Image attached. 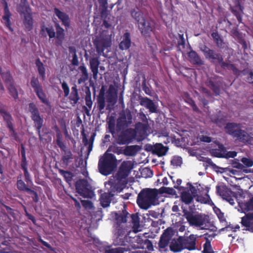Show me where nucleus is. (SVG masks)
Wrapping results in <instances>:
<instances>
[{
  "instance_id": "1",
  "label": "nucleus",
  "mask_w": 253,
  "mask_h": 253,
  "mask_svg": "<svg viewBox=\"0 0 253 253\" xmlns=\"http://www.w3.org/2000/svg\"><path fill=\"white\" fill-rule=\"evenodd\" d=\"M133 168V163L131 161H124L121 164L115 176L111 178L106 184L110 186L108 192L102 194L100 197V202L103 208L109 207L115 193L121 192L126 187L127 177Z\"/></svg>"
},
{
  "instance_id": "2",
  "label": "nucleus",
  "mask_w": 253,
  "mask_h": 253,
  "mask_svg": "<svg viewBox=\"0 0 253 253\" xmlns=\"http://www.w3.org/2000/svg\"><path fill=\"white\" fill-rule=\"evenodd\" d=\"M115 215L114 228L115 234L117 236V242L119 246H126L125 240L127 239V236H123L127 232L126 223L128 219H130L129 222H131L133 226H137L139 224V216L135 213L130 215L125 207L122 211L115 213Z\"/></svg>"
},
{
  "instance_id": "3",
  "label": "nucleus",
  "mask_w": 253,
  "mask_h": 253,
  "mask_svg": "<svg viewBox=\"0 0 253 253\" xmlns=\"http://www.w3.org/2000/svg\"><path fill=\"white\" fill-rule=\"evenodd\" d=\"M242 125L240 123H227L225 128L227 134L233 137L236 141L244 144H250L252 137H253V131L250 134L242 129Z\"/></svg>"
},
{
  "instance_id": "4",
  "label": "nucleus",
  "mask_w": 253,
  "mask_h": 253,
  "mask_svg": "<svg viewBox=\"0 0 253 253\" xmlns=\"http://www.w3.org/2000/svg\"><path fill=\"white\" fill-rule=\"evenodd\" d=\"M158 195V192L156 189H143L137 195V204L141 209L147 210L151 206L157 204Z\"/></svg>"
},
{
  "instance_id": "5",
  "label": "nucleus",
  "mask_w": 253,
  "mask_h": 253,
  "mask_svg": "<svg viewBox=\"0 0 253 253\" xmlns=\"http://www.w3.org/2000/svg\"><path fill=\"white\" fill-rule=\"evenodd\" d=\"M184 216L191 226L200 227L201 230H214L213 229H210L211 227L214 228L213 225H207V223H210V221L208 217L205 214H196L186 211L184 212Z\"/></svg>"
},
{
  "instance_id": "6",
  "label": "nucleus",
  "mask_w": 253,
  "mask_h": 253,
  "mask_svg": "<svg viewBox=\"0 0 253 253\" xmlns=\"http://www.w3.org/2000/svg\"><path fill=\"white\" fill-rule=\"evenodd\" d=\"M54 27L56 28V32L54 31L52 26L47 27L45 25H42L41 27L40 35L42 38H46L48 36L49 40L56 38V45L57 46H61L65 39L64 29L58 23L54 24Z\"/></svg>"
},
{
  "instance_id": "7",
  "label": "nucleus",
  "mask_w": 253,
  "mask_h": 253,
  "mask_svg": "<svg viewBox=\"0 0 253 253\" xmlns=\"http://www.w3.org/2000/svg\"><path fill=\"white\" fill-rule=\"evenodd\" d=\"M117 166V159L114 155L106 152L99 158L98 168L100 173L107 176L110 174Z\"/></svg>"
},
{
  "instance_id": "8",
  "label": "nucleus",
  "mask_w": 253,
  "mask_h": 253,
  "mask_svg": "<svg viewBox=\"0 0 253 253\" xmlns=\"http://www.w3.org/2000/svg\"><path fill=\"white\" fill-rule=\"evenodd\" d=\"M29 111L31 114V118L34 122V126L36 127L39 136L41 137V130L44 123V120L42 117L40 112L39 111L36 105L33 102L29 104Z\"/></svg>"
},
{
  "instance_id": "9",
  "label": "nucleus",
  "mask_w": 253,
  "mask_h": 253,
  "mask_svg": "<svg viewBox=\"0 0 253 253\" xmlns=\"http://www.w3.org/2000/svg\"><path fill=\"white\" fill-rule=\"evenodd\" d=\"M61 86L63 93H64L65 97H68L70 104L72 105L73 106H75V105L78 104L80 100V96L77 85L74 84L73 86L71 87L70 93L69 86L66 82L63 81L61 83Z\"/></svg>"
},
{
  "instance_id": "10",
  "label": "nucleus",
  "mask_w": 253,
  "mask_h": 253,
  "mask_svg": "<svg viewBox=\"0 0 253 253\" xmlns=\"http://www.w3.org/2000/svg\"><path fill=\"white\" fill-rule=\"evenodd\" d=\"M75 189L80 195L85 198H91L93 192L90 189V185L87 180L82 179L78 180L75 183Z\"/></svg>"
},
{
  "instance_id": "11",
  "label": "nucleus",
  "mask_w": 253,
  "mask_h": 253,
  "mask_svg": "<svg viewBox=\"0 0 253 253\" xmlns=\"http://www.w3.org/2000/svg\"><path fill=\"white\" fill-rule=\"evenodd\" d=\"M136 130L131 128L123 130L119 134L117 138V143L119 145L130 144L136 137Z\"/></svg>"
},
{
  "instance_id": "12",
  "label": "nucleus",
  "mask_w": 253,
  "mask_h": 253,
  "mask_svg": "<svg viewBox=\"0 0 253 253\" xmlns=\"http://www.w3.org/2000/svg\"><path fill=\"white\" fill-rule=\"evenodd\" d=\"M200 49L204 53L205 58L213 64H219L223 60L221 54L215 51L214 49H210L205 45L201 46Z\"/></svg>"
},
{
  "instance_id": "13",
  "label": "nucleus",
  "mask_w": 253,
  "mask_h": 253,
  "mask_svg": "<svg viewBox=\"0 0 253 253\" xmlns=\"http://www.w3.org/2000/svg\"><path fill=\"white\" fill-rule=\"evenodd\" d=\"M31 84L35 93L41 101L46 105L49 104V101L47 99L46 95L42 90V87L37 78L33 77L31 81Z\"/></svg>"
},
{
  "instance_id": "14",
  "label": "nucleus",
  "mask_w": 253,
  "mask_h": 253,
  "mask_svg": "<svg viewBox=\"0 0 253 253\" xmlns=\"http://www.w3.org/2000/svg\"><path fill=\"white\" fill-rule=\"evenodd\" d=\"M0 113L2 116L4 121L6 123V126L9 130L11 137L16 141H18V134L14 128L13 119L11 115L3 110H0Z\"/></svg>"
},
{
  "instance_id": "15",
  "label": "nucleus",
  "mask_w": 253,
  "mask_h": 253,
  "mask_svg": "<svg viewBox=\"0 0 253 253\" xmlns=\"http://www.w3.org/2000/svg\"><path fill=\"white\" fill-rule=\"evenodd\" d=\"M216 191L218 195L222 197L223 199L228 202L231 205L233 206L235 204L234 199L232 195L234 193L226 185H217L216 186Z\"/></svg>"
},
{
  "instance_id": "16",
  "label": "nucleus",
  "mask_w": 253,
  "mask_h": 253,
  "mask_svg": "<svg viewBox=\"0 0 253 253\" xmlns=\"http://www.w3.org/2000/svg\"><path fill=\"white\" fill-rule=\"evenodd\" d=\"M184 249L189 251L196 250V235L190 234L188 237H180Z\"/></svg>"
},
{
  "instance_id": "17",
  "label": "nucleus",
  "mask_w": 253,
  "mask_h": 253,
  "mask_svg": "<svg viewBox=\"0 0 253 253\" xmlns=\"http://www.w3.org/2000/svg\"><path fill=\"white\" fill-rule=\"evenodd\" d=\"M244 8L240 0H234V5L230 6L231 13L236 17L239 24L242 23Z\"/></svg>"
},
{
  "instance_id": "18",
  "label": "nucleus",
  "mask_w": 253,
  "mask_h": 253,
  "mask_svg": "<svg viewBox=\"0 0 253 253\" xmlns=\"http://www.w3.org/2000/svg\"><path fill=\"white\" fill-rule=\"evenodd\" d=\"M12 14L10 12L8 3L6 1L4 2L3 7V15L2 17V22L5 27L8 28L10 32H12L13 31V28H12V22L10 21L11 18Z\"/></svg>"
},
{
  "instance_id": "19",
  "label": "nucleus",
  "mask_w": 253,
  "mask_h": 253,
  "mask_svg": "<svg viewBox=\"0 0 253 253\" xmlns=\"http://www.w3.org/2000/svg\"><path fill=\"white\" fill-rule=\"evenodd\" d=\"M16 10L20 16L33 14L32 8L27 0H20V3L16 6Z\"/></svg>"
},
{
  "instance_id": "20",
  "label": "nucleus",
  "mask_w": 253,
  "mask_h": 253,
  "mask_svg": "<svg viewBox=\"0 0 253 253\" xmlns=\"http://www.w3.org/2000/svg\"><path fill=\"white\" fill-rule=\"evenodd\" d=\"M61 150L62 152L61 163L65 167H67L70 163L73 162L74 155L68 148H66Z\"/></svg>"
},
{
  "instance_id": "21",
  "label": "nucleus",
  "mask_w": 253,
  "mask_h": 253,
  "mask_svg": "<svg viewBox=\"0 0 253 253\" xmlns=\"http://www.w3.org/2000/svg\"><path fill=\"white\" fill-rule=\"evenodd\" d=\"M170 229L167 228L166 229L161 236L159 243H158V247L160 250H164L166 247H168L171 236L170 234Z\"/></svg>"
},
{
  "instance_id": "22",
  "label": "nucleus",
  "mask_w": 253,
  "mask_h": 253,
  "mask_svg": "<svg viewBox=\"0 0 253 253\" xmlns=\"http://www.w3.org/2000/svg\"><path fill=\"white\" fill-rule=\"evenodd\" d=\"M139 99L140 104L149 109V112L151 113H156L157 112L156 105L151 99L147 97H141Z\"/></svg>"
},
{
  "instance_id": "23",
  "label": "nucleus",
  "mask_w": 253,
  "mask_h": 253,
  "mask_svg": "<svg viewBox=\"0 0 253 253\" xmlns=\"http://www.w3.org/2000/svg\"><path fill=\"white\" fill-rule=\"evenodd\" d=\"M98 53L103 52L104 50L111 46L110 40L107 39H100L94 42Z\"/></svg>"
},
{
  "instance_id": "24",
  "label": "nucleus",
  "mask_w": 253,
  "mask_h": 253,
  "mask_svg": "<svg viewBox=\"0 0 253 253\" xmlns=\"http://www.w3.org/2000/svg\"><path fill=\"white\" fill-rule=\"evenodd\" d=\"M241 223L248 231L253 232V213H248L243 217Z\"/></svg>"
},
{
  "instance_id": "25",
  "label": "nucleus",
  "mask_w": 253,
  "mask_h": 253,
  "mask_svg": "<svg viewBox=\"0 0 253 253\" xmlns=\"http://www.w3.org/2000/svg\"><path fill=\"white\" fill-rule=\"evenodd\" d=\"M54 12L58 19L61 21L62 25L65 26V27H69L70 22L69 15L66 13L60 11L57 7L54 8Z\"/></svg>"
},
{
  "instance_id": "26",
  "label": "nucleus",
  "mask_w": 253,
  "mask_h": 253,
  "mask_svg": "<svg viewBox=\"0 0 253 253\" xmlns=\"http://www.w3.org/2000/svg\"><path fill=\"white\" fill-rule=\"evenodd\" d=\"M131 36L129 32H126L123 36V40L119 43L121 50H127L131 47Z\"/></svg>"
},
{
  "instance_id": "27",
  "label": "nucleus",
  "mask_w": 253,
  "mask_h": 253,
  "mask_svg": "<svg viewBox=\"0 0 253 253\" xmlns=\"http://www.w3.org/2000/svg\"><path fill=\"white\" fill-rule=\"evenodd\" d=\"M100 65V61L98 57H91L89 60L90 69L92 73H93V76L94 79L97 78L98 74V68Z\"/></svg>"
},
{
  "instance_id": "28",
  "label": "nucleus",
  "mask_w": 253,
  "mask_h": 253,
  "mask_svg": "<svg viewBox=\"0 0 253 253\" xmlns=\"http://www.w3.org/2000/svg\"><path fill=\"white\" fill-rule=\"evenodd\" d=\"M141 34L143 36H147L152 31V27L148 21H144L137 24Z\"/></svg>"
},
{
  "instance_id": "29",
  "label": "nucleus",
  "mask_w": 253,
  "mask_h": 253,
  "mask_svg": "<svg viewBox=\"0 0 253 253\" xmlns=\"http://www.w3.org/2000/svg\"><path fill=\"white\" fill-rule=\"evenodd\" d=\"M189 61L194 65L201 66L204 64V62L202 60L198 53L193 50H190L188 53Z\"/></svg>"
},
{
  "instance_id": "30",
  "label": "nucleus",
  "mask_w": 253,
  "mask_h": 253,
  "mask_svg": "<svg viewBox=\"0 0 253 253\" xmlns=\"http://www.w3.org/2000/svg\"><path fill=\"white\" fill-rule=\"evenodd\" d=\"M23 24L26 31L29 32L33 28V14L23 15Z\"/></svg>"
},
{
  "instance_id": "31",
  "label": "nucleus",
  "mask_w": 253,
  "mask_h": 253,
  "mask_svg": "<svg viewBox=\"0 0 253 253\" xmlns=\"http://www.w3.org/2000/svg\"><path fill=\"white\" fill-rule=\"evenodd\" d=\"M168 151V147L165 146L161 143H156L153 154L156 155L158 157H162L165 156Z\"/></svg>"
},
{
  "instance_id": "32",
  "label": "nucleus",
  "mask_w": 253,
  "mask_h": 253,
  "mask_svg": "<svg viewBox=\"0 0 253 253\" xmlns=\"http://www.w3.org/2000/svg\"><path fill=\"white\" fill-rule=\"evenodd\" d=\"M218 64L220 66L221 68L229 71H232L233 74L235 76H238L239 74V70L238 68H237L234 64H232L231 63L226 62L223 60L220 62Z\"/></svg>"
},
{
  "instance_id": "33",
  "label": "nucleus",
  "mask_w": 253,
  "mask_h": 253,
  "mask_svg": "<svg viewBox=\"0 0 253 253\" xmlns=\"http://www.w3.org/2000/svg\"><path fill=\"white\" fill-rule=\"evenodd\" d=\"M169 249L171 251L175 253L180 252L184 249L180 237L176 241L172 242L170 244Z\"/></svg>"
},
{
  "instance_id": "34",
  "label": "nucleus",
  "mask_w": 253,
  "mask_h": 253,
  "mask_svg": "<svg viewBox=\"0 0 253 253\" xmlns=\"http://www.w3.org/2000/svg\"><path fill=\"white\" fill-rule=\"evenodd\" d=\"M140 150V147L139 145L128 146L124 150V154L126 156H134Z\"/></svg>"
},
{
  "instance_id": "35",
  "label": "nucleus",
  "mask_w": 253,
  "mask_h": 253,
  "mask_svg": "<svg viewBox=\"0 0 253 253\" xmlns=\"http://www.w3.org/2000/svg\"><path fill=\"white\" fill-rule=\"evenodd\" d=\"M195 197L191 195L189 191H184L181 192V199L182 202L186 205H189L193 202Z\"/></svg>"
},
{
  "instance_id": "36",
  "label": "nucleus",
  "mask_w": 253,
  "mask_h": 253,
  "mask_svg": "<svg viewBox=\"0 0 253 253\" xmlns=\"http://www.w3.org/2000/svg\"><path fill=\"white\" fill-rule=\"evenodd\" d=\"M20 153L21 155V169L28 168V162L26 159L25 149L23 144H20Z\"/></svg>"
},
{
  "instance_id": "37",
  "label": "nucleus",
  "mask_w": 253,
  "mask_h": 253,
  "mask_svg": "<svg viewBox=\"0 0 253 253\" xmlns=\"http://www.w3.org/2000/svg\"><path fill=\"white\" fill-rule=\"evenodd\" d=\"M105 97L104 96V93H99L97 97V108L99 112L103 113L102 110L105 107Z\"/></svg>"
},
{
  "instance_id": "38",
  "label": "nucleus",
  "mask_w": 253,
  "mask_h": 253,
  "mask_svg": "<svg viewBox=\"0 0 253 253\" xmlns=\"http://www.w3.org/2000/svg\"><path fill=\"white\" fill-rule=\"evenodd\" d=\"M131 15L133 19L136 21L137 24L145 21L143 14L140 11H136L135 10H132Z\"/></svg>"
},
{
  "instance_id": "39",
  "label": "nucleus",
  "mask_w": 253,
  "mask_h": 253,
  "mask_svg": "<svg viewBox=\"0 0 253 253\" xmlns=\"http://www.w3.org/2000/svg\"><path fill=\"white\" fill-rule=\"evenodd\" d=\"M36 66L40 76H41L42 80H45V69L44 64L41 62L39 58H38L36 61Z\"/></svg>"
},
{
  "instance_id": "40",
  "label": "nucleus",
  "mask_w": 253,
  "mask_h": 253,
  "mask_svg": "<svg viewBox=\"0 0 253 253\" xmlns=\"http://www.w3.org/2000/svg\"><path fill=\"white\" fill-rule=\"evenodd\" d=\"M58 172L61 175L64 177L65 180L68 183L73 180L74 175L71 172L62 169H58Z\"/></svg>"
},
{
  "instance_id": "41",
  "label": "nucleus",
  "mask_w": 253,
  "mask_h": 253,
  "mask_svg": "<svg viewBox=\"0 0 253 253\" xmlns=\"http://www.w3.org/2000/svg\"><path fill=\"white\" fill-rule=\"evenodd\" d=\"M82 134L83 135V142L84 143V145L85 146H86L88 145V144H93V142L94 141V138L96 135L95 133H93L91 134V136L90 137L89 140H88L86 137V134L84 133V130L83 129V131L82 132Z\"/></svg>"
},
{
  "instance_id": "42",
  "label": "nucleus",
  "mask_w": 253,
  "mask_h": 253,
  "mask_svg": "<svg viewBox=\"0 0 253 253\" xmlns=\"http://www.w3.org/2000/svg\"><path fill=\"white\" fill-rule=\"evenodd\" d=\"M56 143L61 150H63V149L67 148L65 142L63 141L62 133L56 134Z\"/></svg>"
},
{
  "instance_id": "43",
  "label": "nucleus",
  "mask_w": 253,
  "mask_h": 253,
  "mask_svg": "<svg viewBox=\"0 0 253 253\" xmlns=\"http://www.w3.org/2000/svg\"><path fill=\"white\" fill-rule=\"evenodd\" d=\"M174 188H169L166 187H162L159 188V189L157 190L158 194H168L169 195H175L176 193V191L174 190Z\"/></svg>"
},
{
  "instance_id": "44",
  "label": "nucleus",
  "mask_w": 253,
  "mask_h": 253,
  "mask_svg": "<svg viewBox=\"0 0 253 253\" xmlns=\"http://www.w3.org/2000/svg\"><path fill=\"white\" fill-rule=\"evenodd\" d=\"M9 93L15 100L18 98V94L15 86L12 83L10 84L8 86Z\"/></svg>"
},
{
  "instance_id": "45",
  "label": "nucleus",
  "mask_w": 253,
  "mask_h": 253,
  "mask_svg": "<svg viewBox=\"0 0 253 253\" xmlns=\"http://www.w3.org/2000/svg\"><path fill=\"white\" fill-rule=\"evenodd\" d=\"M17 188L20 191H26L28 192L29 190H32L31 188L27 187L23 180L18 179L17 181Z\"/></svg>"
},
{
  "instance_id": "46",
  "label": "nucleus",
  "mask_w": 253,
  "mask_h": 253,
  "mask_svg": "<svg viewBox=\"0 0 253 253\" xmlns=\"http://www.w3.org/2000/svg\"><path fill=\"white\" fill-rule=\"evenodd\" d=\"M207 86L213 91L215 95H218L219 94V87L218 85L215 84L213 81L210 80L209 82H208Z\"/></svg>"
},
{
  "instance_id": "47",
  "label": "nucleus",
  "mask_w": 253,
  "mask_h": 253,
  "mask_svg": "<svg viewBox=\"0 0 253 253\" xmlns=\"http://www.w3.org/2000/svg\"><path fill=\"white\" fill-rule=\"evenodd\" d=\"M148 123H136L135 124V129L139 131L145 132L148 129Z\"/></svg>"
},
{
  "instance_id": "48",
  "label": "nucleus",
  "mask_w": 253,
  "mask_h": 253,
  "mask_svg": "<svg viewBox=\"0 0 253 253\" xmlns=\"http://www.w3.org/2000/svg\"><path fill=\"white\" fill-rule=\"evenodd\" d=\"M244 210L247 211H253V197L243 205Z\"/></svg>"
},
{
  "instance_id": "49",
  "label": "nucleus",
  "mask_w": 253,
  "mask_h": 253,
  "mask_svg": "<svg viewBox=\"0 0 253 253\" xmlns=\"http://www.w3.org/2000/svg\"><path fill=\"white\" fill-rule=\"evenodd\" d=\"M111 86H110V88H109L107 95V101L110 103L115 102L116 99V92H112L111 90Z\"/></svg>"
},
{
  "instance_id": "50",
  "label": "nucleus",
  "mask_w": 253,
  "mask_h": 253,
  "mask_svg": "<svg viewBox=\"0 0 253 253\" xmlns=\"http://www.w3.org/2000/svg\"><path fill=\"white\" fill-rule=\"evenodd\" d=\"M127 249L125 248L119 247L115 249L106 250L104 253H124Z\"/></svg>"
},
{
  "instance_id": "51",
  "label": "nucleus",
  "mask_w": 253,
  "mask_h": 253,
  "mask_svg": "<svg viewBox=\"0 0 253 253\" xmlns=\"http://www.w3.org/2000/svg\"><path fill=\"white\" fill-rule=\"evenodd\" d=\"M85 104L88 108H91L92 102L91 99V92L89 89L86 91L85 97Z\"/></svg>"
},
{
  "instance_id": "52",
  "label": "nucleus",
  "mask_w": 253,
  "mask_h": 253,
  "mask_svg": "<svg viewBox=\"0 0 253 253\" xmlns=\"http://www.w3.org/2000/svg\"><path fill=\"white\" fill-rule=\"evenodd\" d=\"M203 253H214L213 250L211 249L210 241H207L204 244Z\"/></svg>"
},
{
  "instance_id": "53",
  "label": "nucleus",
  "mask_w": 253,
  "mask_h": 253,
  "mask_svg": "<svg viewBox=\"0 0 253 253\" xmlns=\"http://www.w3.org/2000/svg\"><path fill=\"white\" fill-rule=\"evenodd\" d=\"M173 167H180L182 164V158L179 156H174L171 161Z\"/></svg>"
},
{
  "instance_id": "54",
  "label": "nucleus",
  "mask_w": 253,
  "mask_h": 253,
  "mask_svg": "<svg viewBox=\"0 0 253 253\" xmlns=\"http://www.w3.org/2000/svg\"><path fill=\"white\" fill-rule=\"evenodd\" d=\"M141 86H142L143 90H144L145 93L151 95L152 93L151 90L149 88L148 86H147V84H146V79L145 76L143 77V81L142 82V84H141Z\"/></svg>"
},
{
  "instance_id": "55",
  "label": "nucleus",
  "mask_w": 253,
  "mask_h": 253,
  "mask_svg": "<svg viewBox=\"0 0 253 253\" xmlns=\"http://www.w3.org/2000/svg\"><path fill=\"white\" fill-rule=\"evenodd\" d=\"M24 170V176H25V180L28 184L29 183H32V178L30 177V173L28 172V168L21 169Z\"/></svg>"
},
{
  "instance_id": "56",
  "label": "nucleus",
  "mask_w": 253,
  "mask_h": 253,
  "mask_svg": "<svg viewBox=\"0 0 253 253\" xmlns=\"http://www.w3.org/2000/svg\"><path fill=\"white\" fill-rule=\"evenodd\" d=\"M241 162L247 167H251L253 166V161L250 158L244 157L242 158Z\"/></svg>"
},
{
  "instance_id": "57",
  "label": "nucleus",
  "mask_w": 253,
  "mask_h": 253,
  "mask_svg": "<svg viewBox=\"0 0 253 253\" xmlns=\"http://www.w3.org/2000/svg\"><path fill=\"white\" fill-rule=\"evenodd\" d=\"M37 240L39 242L42 244V245L44 246L45 247L47 248L48 250H50V251H54V249L53 248V247L51 246V245L49 244L42 240L41 237H39L37 238Z\"/></svg>"
},
{
  "instance_id": "58",
  "label": "nucleus",
  "mask_w": 253,
  "mask_h": 253,
  "mask_svg": "<svg viewBox=\"0 0 253 253\" xmlns=\"http://www.w3.org/2000/svg\"><path fill=\"white\" fill-rule=\"evenodd\" d=\"M211 154L212 156L217 158H222L223 154L222 151L218 149H213L211 150Z\"/></svg>"
},
{
  "instance_id": "59",
  "label": "nucleus",
  "mask_w": 253,
  "mask_h": 253,
  "mask_svg": "<svg viewBox=\"0 0 253 253\" xmlns=\"http://www.w3.org/2000/svg\"><path fill=\"white\" fill-rule=\"evenodd\" d=\"M108 17L107 6H101V17L102 19H107Z\"/></svg>"
},
{
  "instance_id": "60",
  "label": "nucleus",
  "mask_w": 253,
  "mask_h": 253,
  "mask_svg": "<svg viewBox=\"0 0 253 253\" xmlns=\"http://www.w3.org/2000/svg\"><path fill=\"white\" fill-rule=\"evenodd\" d=\"M182 183V180L180 178H178L175 181V184L173 186V188L176 189L178 191H181L185 189V188L181 186L180 185Z\"/></svg>"
},
{
  "instance_id": "61",
  "label": "nucleus",
  "mask_w": 253,
  "mask_h": 253,
  "mask_svg": "<svg viewBox=\"0 0 253 253\" xmlns=\"http://www.w3.org/2000/svg\"><path fill=\"white\" fill-rule=\"evenodd\" d=\"M178 37H179V39H178L177 41V47L182 46L183 47H184L185 41L183 35L179 34L178 35Z\"/></svg>"
},
{
  "instance_id": "62",
  "label": "nucleus",
  "mask_w": 253,
  "mask_h": 253,
  "mask_svg": "<svg viewBox=\"0 0 253 253\" xmlns=\"http://www.w3.org/2000/svg\"><path fill=\"white\" fill-rule=\"evenodd\" d=\"M216 46L220 49H223L226 47L225 42H223L222 39H219L217 41H214Z\"/></svg>"
},
{
  "instance_id": "63",
  "label": "nucleus",
  "mask_w": 253,
  "mask_h": 253,
  "mask_svg": "<svg viewBox=\"0 0 253 253\" xmlns=\"http://www.w3.org/2000/svg\"><path fill=\"white\" fill-rule=\"evenodd\" d=\"M28 193L30 194L33 195V196L32 197L33 201L34 202L38 203L39 201V197L36 191L33 190H29V191Z\"/></svg>"
},
{
  "instance_id": "64",
  "label": "nucleus",
  "mask_w": 253,
  "mask_h": 253,
  "mask_svg": "<svg viewBox=\"0 0 253 253\" xmlns=\"http://www.w3.org/2000/svg\"><path fill=\"white\" fill-rule=\"evenodd\" d=\"M88 74H82L81 77L78 80V83L79 84H81L83 83H85L86 81L88 80Z\"/></svg>"
}]
</instances>
